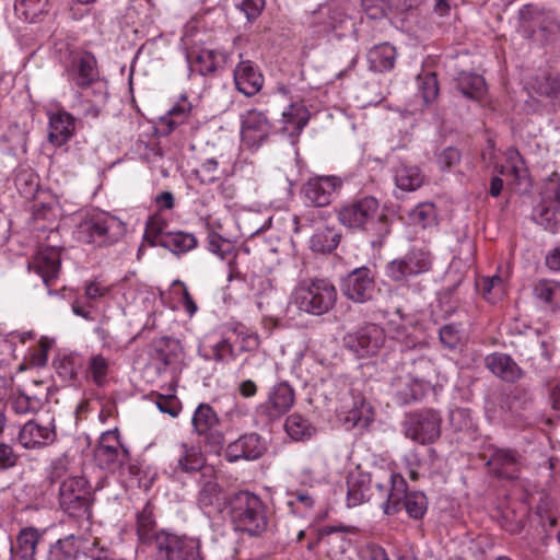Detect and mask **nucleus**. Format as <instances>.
I'll list each match as a JSON object with an SVG mask.
<instances>
[{
	"instance_id": "1",
	"label": "nucleus",
	"mask_w": 560,
	"mask_h": 560,
	"mask_svg": "<svg viewBox=\"0 0 560 560\" xmlns=\"http://www.w3.org/2000/svg\"><path fill=\"white\" fill-rule=\"evenodd\" d=\"M65 75L73 86L83 92L84 115L98 117L107 103L105 82L100 80L97 59L88 50L72 51L65 66Z\"/></svg>"
},
{
	"instance_id": "2",
	"label": "nucleus",
	"mask_w": 560,
	"mask_h": 560,
	"mask_svg": "<svg viewBox=\"0 0 560 560\" xmlns=\"http://www.w3.org/2000/svg\"><path fill=\"white\" fill-rule=\"evenodd\" d=\"M154 506L148 501L137 514V534L142 544L158 550L166 560H197L200 558V540L187 536H177L164 530L155 532Z\"/></svg>"
},
{
	"instance_id": "3",
	"label": "nucleus",
	"mask_w": 560,
	"mask_h": 560,
	"mask_svg": "<svg viewBox=\"0 0 560 560\" xmlns=\"http://www.w3.org/2000/svg\"><path fill=\"white\" fill-rule=\"evenodd\" d=\"M383 478L376 476L375 487L376 498L381 501V506L386 515H394L400 510V503L404 500V506L408 515L412 518H421L427 511V498L422 492H407V482L405 478L393 471H382Z\"/></svg>"
},
{
	"instance_id": "4",
	"label": "nucleus",
	"mask_w": 560,
	"mask_h": 560,
	"mask_svg": "<svg viewBox=\"0 0 560 560\" xmlns=\"http://www.w3.org/2000/svg\"><path fill=\"white\" fill-rule=\"evenodd\" d=\"M126 233L125 223L107 213L91 211L82 215L73 231L74 238L83 244L106 246L117 243Z\"/></svg>"
},
{
	"instance_id": "5",
	"label": "nucleus",
	"mask_w": 560,
	"mask_h": 560,
	"mask_svg": "<svg viewBox=\"0 0 560 560\" xmlns=\"http://www.w3.org/2000/svg\"><path fill=\"white\" fill-rule=\"evenodd\" d=\"M229 515L235 528L249 535H259L267 527L266 505L248 491L235 493L229 502Z\"/></svg>"
},
{
	"instance_id": "6",
	"label": "nucleus",
	"mask_w": 560,
	"mask_h": 560,
	"mask_svg": "<svg viewBox=\"0 0 560 560\" xmlns=\"http://www.w3.org/2000/svg\"><path fill=\"white\" fill-rule=\"evenodd\" d=\"M293 304L302 312L323 315L329 312L337 301L335 285L326 279L303 281L292 293Z\"/></svg>"
},
{
	"instance_id": "7",
	"label": "nucleus",
	"mask_w": 560,
	"mask_h": 560,
	"mask_svg": "<svg viewBox=\"0 0 560 560\" xmlns=\"http://www.w3.org/2000/svg\"><path fill=\"white\" fill-rule=\"evenodd\" d=\"M60 509L71 517L90 516L92 492L88 480L81 476L65 478L58 492Z\"/></svg>"
},
{
	"instance_id": "8",
	"label": "nucleus",
	"mask_w": 560,
	"mask_h": 560,
	"mask_svg": "<svg viewBox=\"0 0 560 560\" xmlns=\"http://www.w3.org/2000/svg\"><path fill=\"white\" fill-rule=\"evenodd\" d=\"M338 219L346 228L368 231L385 220L386 215L381 212L376 198L365 196L343 205L338 211Z\"/></svg>"
},
{
	"instance_id": "9",
	"label": "nucleus",
	"mask_w": 560,
	"mask_h": 560,
	"mask_svg": "<svg viewBox=\"0 0 560 560\" xmlns=\"http://www.w3.org/2000/svg\"><path fill=\"white\" fill-rule=\"evenodd\" d=\"M342 532H352V528L329 527L317 539L312 537L314 530L307 533L303 528H299L295 532V540L300 542L304 537H307V549L312 550L316 547L319 553L324 555L329 560H340L347 549L351 547L350 540L341 535Z\"/></svg>"
},
{
	"instance_id": "10",
	"label": "nucleus",
	"mask_w": 560,
	"mask_h": 560,
	"mask_svg": "<svg viewBox=\"0 0 560 560\" xmlns=\"http://www.w3.org/2000/svg\"><path fill=\"white\" fill-rule=\"evenodd\" d=\"M518 20V31L528 38L537 35L546 38L548 35L558 32L560 27L551 11L532 4H526L520 9Z\"/></svg>"
},
{
	"instance_id": "11",
	"label": "nucleus",
	"mask_w": 560,
	"mask_h": 560,
	"mask_svg": "<svg viewBox=\"0 0 560 560\" xmlns=\"http://www.w3.org/2000/svg\"><path fill=\"white\" fill-rule=\"evenodd\" d=\"M386 340L385 331L375 324H366L343 337L345 347L359 358L378 353Z\"/></svg>"
},
{
	"instance_id": "12",
	"label": "nucleus",
	"mask_w": 560,
	"mask_h": 560,
	"mask_svg": "<svg viewBox=\"0 0 560 560\" xmlns=\"http://www.w3.org/2000/svg\"><path fill=\"white\" fill-rule=\"evenodd\" d=\"M405 435L419 443H434L441 434V418L432 411L425 410L409 415L404 422Z\"/></svg>"
},
{
	"instance_id": "13",
	"label": "nucleus",
	"mask_w": 560,
	"mask_h": 560,
	"mask_svg": "<svg viewBox=\"0 0 560 560\" xmlns=\"http://www.w3.org/2000/svg\"><path fill=\"white\" fill-rule=\"evenodd\" d=\"M432 267L431 253L424 248H411L404 257L392 260L386 267L387 276L394 281L428 272Z\"/></svg>"
},
{
	"instance_id": "14",
	"label": "nucleus",
	"mask_w": 560,
	"mask_h": 560,
	"mask_svg": "<svg viewBox=\"0 0 560 560\" xmlns=\"http://www.w3.org/2000/svg\"><path fill=\"white\" fill-rule=\"evenodd\" d=\"M171 467L174 472L187 475L200 472L201 476H210L213 472V467L206 464L201 447L188 442H180L174 446Z\"/></svg>"
},
{
	"instance_id": "15",
	"label": "nucleus",
	"mask_w": 560,
	"mask_h": 560,
	"mask_svg": "<svg viewBox=\"0 0 560 560\" xmlns=\"http://www.w3.org/2000/svg\"><path fill=\"white\" fill-rule=\"evenodd\" d=\"M294 401L293 387L282 381L270 387L267 398L256 407V412L268 421H275L289 412Z\"/></svg>"
},
{
	"instance_id": "16",
	"label": "nucleus",
	"mask_w": 560,
	"mask_h": 560,
	"mask_svg": "<svg viewBox=\"0 0 560 560\" xmlns=\"http://www.w3.org/2000/svg\"><path fill=\"white\" fill-rule=\"evenodd\" d=\"M186 59L191 71L208 75L224 66L228 55L225 51L212 48L206 43L196 42L187 48Z\"/></svg>"
},
{
	"instance_id": "17",
	"label": "nucleus",
	"mask_w": 560,
	"mask_h": 560,
	"mask_svg": "<svg viewBox=\"0 0 560 560\" xmlns=\"http://www.w3.org/2000/svg\"><path fill=\"white\" fill-rule=\"evenodd\" d=\"M428 387L413 365H404L392 381L390 390L398 404L406 405L420 399Z\"/></svg>"
},
{
	"instance_id": "18",
	"label": "nucleus",
	"mask_w": 560,
	"mask_h": 560,
	"mask_svg": "<svg viewBox=\"0 0 560 560\" xmlns=\"http://www.w3.org/2000/svg\"><path fill=\"white\" fill-rule=\"evenodd\" d=\"M533 215L546 230L556 232L560 228V183L551 180L545 186Z\"/></svg>"
},
{
	"instance_id": "19",
	"label": "nucleus",
	"mask_w": 560,
	"mask_h": 560,
	"mask_svg": "<svg viewBox=\"0 0 560 560\" xmlns=\"http://www.w3.org/2000/svg\"><path fill=\"white\" fill-rule=\"evenodd\" d=\"M272 135L267 115L256 108L247 110L241 119V137L249 149H258Z\"/></svg>"
},
{
	"instance_id": "20",
	"label": "nucleus",
	"mask_w": 560,
	"mask_h": 560,
	"mask_svg": "<svg viewBox=\"0 0 560 560\" xmlns=\"http://www.w3.org/2000/svg\"><path fill=\"white\" fill-rule=\"evenodd\" d=\"M498 175L493 176L490 180L489 194L492 197H499L503 189L504 176L506 179L516 183L527 174L525 162L515 148H509L504 152V163L495 165Z\"/></svg>"
},
{
	"instance_id": "21",
	"label": "nucleus",
	"mask_w": 560,
	"mask_h": 560,
	"mask_svg": "<svg viewBox=\"0 0 560 560\" xmlns=\"http://www.w3.org/2000/svg\"><path fill=\"white\" fill-rule=\"evenodd\" d=\"M341 187L342 180L337 176H317L304 184L302 194L306 202L315 207H326L330 205Z\"/></svg>"
},
{
	"instance_id": "22",
	"label": "nucleus",
	"mask_w": 560,
	"mask_h": 560,
	"mask_svg": "<svg viewBox=\"0 0 560 560\" xmlns=\"http://www.w3.org/2000/svg\"><path fill=\"white\" fill-rule=\"evenodd\" d=\"M343 294L357 303L370 301L375 292V281L372 271L366 267L357 268L342 281Z\"/></svg>"
},
{
	"instance_id": "23",
	"label": "nucleus",
	"mask_w": 560,
	"mask_h": 560,
	"mask_svg": "<svg viewBox=\"0 0 560 560\" xmlns=\"http://www.w3.org/2000/svg\"><path fill=\"white\" fill-rule=\"evenodd\" d=\"M57 432L55 420L47 421L30 420L19 433L20 444L25 448H40L52 444L56 441Z\"/></svg>"
},
{
	"instance_id": "24",
	"label": "nucleus",
	"mask_w": 560,
	"mask_h": 560,
	"mask_svg": "<svg viewBox=\"0 0 560 560\" xmlns=\"http://www.w3.org/2000/svg\"><path fill=\"white\" fill-rule=\"evenodd\" d=\"M60 250L57 246L42 245L30 264V267L42 277L48 288L52 285L60 270Z\"/></svg>"
},
{
	"instance_id": "25",
	"label": "nucleus",
	"mask_w": 560,
	"mask_h": 560,
	"mask_svg": "<svg viewBox=\"0 0 560 560\" xmlns=\"http://www.w3.org/2000/svg\"><path fill=\"white\" fill-rule=\"evenodd\" d=\"M200 490L198 492V505L205 514L211 516L213 513L222 512L225 505V498L221 487L217 482L215 471L210 476H200Z\"/></svg>"
},
{
	"instance_id": "26",
	"label": "nucleus",
	"mask_w": 560,
	"mask_h": 560,
	"mask_svg": "<svg viewBox=\"0 0 560 560\" xmlns=\"http://www.w3.org/2000/svg\"><path fill=\"white\" fill-rule=\"evenodd\" d=\"M266 452V443L257 433L240 436L226 447L225 456L229 462L238 459L253 460L259 458Z\"/></svg>"
},
{
	"instance_id": "27",
	"label": "nucleus",
	"mask_w": 560,
	"mask_h": 560,
	"mask_svg": "<svg viewBox=\"0 0 560 560\" xmlns=\"http://www.w3.org/2000/svg\"><path fill=\"white\" fill-rule=\"evenodd\" d=\"M219 424L220 419L215 410L209 404H199L191 418L194 432L206 440L212 439L214 442L221 443L222 435L215 434Z\"/></svg>"
},
{
	"instance_id": "28",
	"label": "nucleus",
	"mask_w": 560,
	"mask_h": 560,
	"mask_svg": "<svg viewBox=\"0 0 560 560\" xmlns=\"http://www.w3.org/2000/svg\"><path fill=\"white\" fill-rule=\"evenodd\" d=\"M236 89L246 96L257 94L264 85V75L250 60H242L234 69Z\"/></svg>"
},
{
	"instance_id": "29",
	"label": "nucleus",
	"mask_w": 560,
	"mask_h": 560,
	"mask_svg": "<svg viewBox=\"0 0 560 560\" xmlns=\"http://www.w3.org/2000/svg\"><path fill=\"white\" fill-rule=\"evenodd\" d=\"M488 465L498 477L504 479H515L521 471V456L514 450L495 448Z\"/></svg>"
},
{
	"instance_id": "30",
	"label": "nucleus",
	"mask_w": 560,
	"mask_h": 560,
	"mask_svg": "<svg viewBox=\"0 0 560 560\" xmlns=\"http://www.w3.org/2000/svg\"><path fill=\"white\" fill-rule=\"evenodd\" d=\"M382 471L385 470L378 469L371 476L365 474H351L348 477L347 505L349 508L358 506L370 499L368 494L370 490V485L372 483L373 487L376 489V476H381L380 478H383Z\"/></svg>"
},
{
	"instance_id": "31",
	"label": "nucleus",
	"mask_w": 560,
	"mask_h": 560,
	"mask_svg": "<svg viewBox=\"0 0 560 560\" xmlns=\"http://www.w3.org/2000/svg\"><path fill=\"white\" fill-rule=\"evenodd\" d=\"M75 129L74 117L66 110H57L49 116V141L61 147L73 136Z\"/></svg>"
},
{
	"instance_id": "32",
	"label": "nucleus",
	"mask_w": 560,
	"mask_h": 560,
	"mask_svg": "<svg viewBox=\"0 0 560 560\" xmlns=\"http://www.w3.org/2000/svg\"><path fill=\"white\" fill-rule=\"evenodd\" d=\"M310 120V110L301 103H292L283 110L281 131L291 138H298Z\"/></svg>"
},
{
	"instance_id": "33",
	"label": "nucleus",
	"mask_w": 560,
	"mask_h": 560,
	"mask_svg": "<svg viewBox=\"0 0 560 560\" xmlns=\"http://www.w3.org/2000/svg\"><path fill=\"white\" fill-rule=\"evenodd\" d=\"M485 365L495 376L505 382H516L522 377V370L508 354L494 352L486 357Z\"/></svg>"
},
{
	"instance_id": "34",
	"label": "nucleus",
	"mask_w": 560,
	"mask_h": 560,
	"mask_svg": "<svg viewBox=\"0 0 560 560\" xmlns=\"http://www.w3.org/2000/svg\"><path fill=\"white\" fill-rule=\"evenodd\" d=\"M533 294L546 311L560 313V281L539 279L533 285Z\"/></svg>"
},
{
	"instance_id": "35",
	"label": "nucleus",
	"mask_w": 560,
	"mask_h": 560,
	"mask_svg": "<svg viewBox=\"0 0 560 560\" xmlns=\"http://www.w3.org/2000/svg\"><path fill=\"white\" fill-rule=\"evenodd\" d=\"M456 86L466 97L477 101L482 106H490L483 77L471 72H460L456 78Z\"/></svg>"
},
{
	"instance_id": "36",
	"label": "nucleus",
	"mask_w": 560,
	"mask_h": 560,
	"mask_svg": "<svg viewBox=\"0 0 560 560\" xmlns=\"http://www.w3.org/2000/svg\"><path fill=\"white\" fill-rule=\"evenodd\" d=\"M200 355L208 361L230 362L237 357L232 336L225 335L212 343H203L199 348Z\"/></svg>"
},
{
	"instance_id": "37",
	"label": "nucleus",
	"mask_w": 560,
	"mask_h": 560,
	"mask_svg": "<svg viewBox=\"0 0 560 560\" xmlns=\"http://www.w3.org/2000/svg\"><path fill=\"white\" fill-rule=\"evenodd\" d=\"M397 59V50L388 43L375 45L368 51L369 69L383 73L394 69Z\"/></svg>"
},
{
	"instance_id": "38",
	"label": "nucleus",
	"mask_w": 560,
	"mask_h": 560,
	"mask_svg": "<svg viewBox=\"0 0 560 560\" xmlns=\"http://www.w3.org/2000/svg\"><path fill=\"white\" fill-rule=\"evenodd\" d=\"M43 533L34 527L23 528L16 537V544L12 547L14 558L16 560H34Z\"/></svg>"
},
{
	"instance_id": "39",
	"label": "nucleus",
	"mask_w": 560,
	"mask_h": 560,
	"mask_svg": "<svg viewBox=\"0 0 560 560\" xmlns=\"http://www.w3.org/2000/svg\"><path fill=\"white\" fill-rule=\"evenodd\" d=\"M94 456L100 467L110 471L124 469L130 460V454L126 447H96Z\"/></svg>"
},
{
	"instance_id": "40",
	"label": "nucleus",
	"mask_w": 560,
	"mask_h": 560,
	"mask_svg": "<svg viewBox=\"0 0 560 560\" xmlns=\"http://www.w3.org/2000/svg\"><path fill=\"white\" fill-rule=\"evenodd\" d=\"M192 104L188 101L186 95H180L177 102L171 109L161 118V126L165 128V132L170 133L178 126L185 124L191 113Z\"/></svg>"
},
{
	"instance_id": "41",
	"label": "nucleus",
	"mask_w": 560,
	"mask_h": 560,
	"mask_svg": "<svg viewBox=\"0 0 560 560\" xmlns=\"http://www.w3.org/2000/svg\"><path fill=\"white\" fill-rule=\"evenodd\" d=\"M14 10L19 18L35 23L48 15L51 3L50 0H15Z\"/></svg>"
},
{
	"instance_id": "42",
	"label": "nucleus",
	"mask_w": 560,
	"mask_h": 560,
	"mask_svg": "<svg viewBox=\"0 0 560 560\" xmlns=\"http://www.w3.org/2000/svg\"><path fill=\"white\" fill-rule=\"evenodd\" d=\"M110 361L103 354H92L85 369V377L97 387H105L109 382Z\"/></svg>"
},
{
	"instance_id": "43",
	"label": "nucleus",
	"mask_w": 560,
	"mask_h": 560,
	"mask_svg": "<svg viewBox=\"0 0 560 560\" xmlns=\"http://www.w3.org/2000/svg\"><path fill=\"white\" fill-rule=\"evenodd\" d=\"M482 298L489 303L499 302L506 291V279L499 275L479 278L476 282Z\"/></svg>"
},
{
	"instance_id": "44",
	"label": "nucleus",
	"mask_w": 560,
	"mask_h": 560,
	"mask_svg": "<svg viewBox=\"0 0 560 560\" xmlns=\"http://www.w3.org/2000/svg\"><path fill=\"white\" fill-rule=\"evenodd\" d=\"M419 2L420 0H362V7L371 19H378L384 16L390 7L409 10Z\"/></svg>"
},
{
	"instance_id": "45",
	"label": "nucleus",
	"mask_w": 560,
	"mask_h": 560,
	"mask_svg": "<svg viewBox=\"0 0 560 560\" xmlns=\"http://www.w3.org/2000/svg\"><path fill=\"white\" fill-rule=\"evenodd\" d=\"M327 465L322 456H316L305 465L300 474V482L303 486L314 487L326 481Z\"/></svg>"
},
{
	"instance_id": "46",
	"label": "nucleus",
	"mask_w": 560,
	"mask_h": 560,
	"mask_svg": "<svg viewBox=\"0 0 560 560\" xmlns=\"http://www.w3.org/2000/svg\"><path fill=\"white\" fill-rule=\"evenodd\" d=\"M161 246L174 254H184L197 246V238L191 233L182 231L168 232L163 236Z\"/></svg>"
},
{
	"instance_id": "47",
	"label": "nucleus",
	"mask_w": 560,
	"mask_h": 560,
	"mask_svg": "<svg viewBox=\"0 0 560 560\" xmlns=\"http://www.w3.org/2000/svg\"><path fill=\"white\" fill-rule=\"evenodd\" d=\"M395 183L405 191H413L423 183V176L417 166L401 164L395 171Z\"/></svg>"
},
{
	"instance_id": "48",
	"label": "nucleus",
	"mask_w": 560,
	"mask_h": 560,
	"mask_svg": "<svg viewBox=\"0 0 560 560\" xmlns=\"http://www.w3.org/2000/svg\"><path fill=\"white\" fill-rule=\"evenodd\" d=\"M284 430L294 441L310 439L315 433L313 424L300 413H292L287 418Z\"/></svg>"
},
{
	"instance_id": "49",
	"label": "nucleus",
	"mask_w": 560,
	"mask_h": 560,
	"mask_svg": "<svg viewBox=\"0 0 560 560\" xmlns=\"http://www.w3.org/2000/svg\"><path fill=\"white\" fill-rule=\"evenodd\" d=\"M81 540L74 535L59 539L50 547L49 555L51 560H71L78 559L80 556Z\"/></svg>"
},
{
	"instance_id": "50",
	"label": "nucleus",
	"mask_w": 560,
	"mask_h": 560,
	"mask_svg": "<svg viewBox=\"0 0 560 560\" xmlns=\"http://www.w3.org/2000/svg\"><path fill=\"white\" fill-rule=\"evenodd\" d=\"M288 506L294 515L303 516L315 505L314 495L307 490H293L288 492Z\"/></svg>"
},
{
	"instance_id": "51",
	"label": "nucleus",
	"mask_w": 560,
	"mask_h": 560,
	"mask_svg": "<svg viewBox=\"0 0 560 560\" xmlns=\"http://www.w3.org/2000/svg\"><path fill=\"white\" fill-rule=\"evenodd\" d=\"M14 185L22 197L33 198L39 186L38 176L31 168H20L14 176Z\"/></svg>"
},
{
	"instance_id": "52",
	"label": "nucleus",
	"mask_w": 560,
	"mask_h": 560,
	"mask_svg": "<svg viewBox=\"0 0 560 560\" xmlns=\"http://www.w3.org/2000/svg\"><path fill=\"white\" fill-rule=\"evenodd\" d=\"M233 339V345H237V355L241 352H249L258 348L259 338L257 334L249 330L244 326H236L230 334Z\"/></svg>"
},
{
	"instance_id": "53",
	"label": "nucleus",
	"mask_w": 560,
	"mask_h": 560,
	"mask_svg": "<svg viewBox=\"0 0 560 560\" xmlns=\"http://www.w3.org/2000/svg\"><path fill=\"white\" fill-rule=\"evenodd\" d=\"M418 93L425 106L431 105L439 95V83L435 73L425 72L417 77Z\"/></svg>"
},
{
	"instance_id": "54",
	"label": "nucleus",
	"mask_w": 560,
	"mask_h": 560,
	"mask_svg": "<svg viewBox=\"0 0 560 560\" xmlns=\"http://www.w3.org/2000/svg\"><path fill=\"white\" fill-rule=\"evenodd\" d=\"M83 365L81 355L70 353L61 357L56 363L57 374L65 381H73L77 378L79 370Z\"/></svg>"
},
{
	"instance_id": "55",
	"label": "nucleus",
	"mask_w": 560,
	"mask_h": 560,
	"mask_svg": "<svg viewBox=\"0 0 560 560\" xmlns=\"http://www.w3.org/2000/svg\"><path fill=\"white\" fill-rule=\"evenodd\" d=\"M126 281L118 284H105L103 281L94 279L85 283L84 293L86 299L91 301H98L104 298L112 296L115 291L124 289Z\"/></svg>"
},
{
	"instance_id": "56",
	"label": "nucleus",
	"mask_w": 560,
	"mask_h": 560,
	"mask_svg": "<svg viewBox=\"0 0 560 560\" xmlns=\"http://www.w3.org/2000/svg\"><path fill=\"white\" fill-rule=\"evenodd\" d=\"M166 226L167 222L160 213L153 214L145 224L144 240L152 246L161 245L163 236L167 233Z\"/></svg>"
},
{
	"instance_id": "57",
	"label": "nucleus",
	"mask_w": 560,
	"mask_h": 560,
	"mask_svg": "<svg viewBox=\"0 0 560 560\" xmlns=\"http://www.w3.org/2000/svg\"><path fill=\"white\" fill-rule=\"evenodd\" d=\"M339 243V235L330 229L316 232L311 238V247L315 252L330 253Z\"/></svg>"
},
{
	"instance_id": "58",
	"label": "nucleus",
	"mask_w": 560,
	"mask_h": 560,
	"mask_svg": "<svg viewBox=\"0 0 560 560\" xmlns=\"http://www.w3.org/2000/svg\"><path fill=\"white\" fill-rule=\"evenodd\" d=\"M409 218L412 223L427 228L436 222V209L433 203L423 202L410 211Z\"/></svg>"
},
{
	"instance_id": "59",
	"label": "nucleus",
	"mask_w": 560,
	"mask_h": 560,
	"mask_svg": "<svg viewBox=\"0 0 560 560\" xmlns=\"http://www.w3.org/2000/svg\"><path fill=\"white\" fill-rule=\"evenodd\" d=\"M54 340L48 337H42L37 345L27 352V360L33 366H44L48 360V352L52 348Z\"/></svg>"
},
{
	"instance_id": "60",
	"label": "nucleus",
	"mask_w": 560,
	"mask_h": 560,
	"mask_svg": "<svg viewBox=\"0 0 560 560\" xmlns=\"http://www.w3.org/2000/svg\"><path fill=\"white\" fill-rule=\"evenodd\" d=\"M371 419L370 406L363 400L355 401L352 409L345 416L346 422H351L353 425H366Z\"/></svg>"
},
{
	"instance_id": "61",
	"label": "nucleus",
	"mask_w": 560,
	"mask_h": 560,
	"mask_svg": "<svg viewBox=\"0 0 560 560\" xmlns=\"http://www.w3.org/2000/svg\"><path fill=\"white\" fill-rule=\"evenodd\" d=\"M219 163L215 159L206 160L198 168L195 170L196 177L201 184H211L220 178Z\"/></svg>"
},
{
	"instance_id": "62",
	"label": "nucleus",
	"mask_w": 560,
	"mask_h": 560,
	"mask_svg": "<svg viewBox=\"0 0 560 560\" xmlns=\"http://www.w3.org/2000/svg\"><path fill=\"white\" fill-rule=\"evenodd\" d=\"M208 248L221 259H225L233 250L231 242L212 230L208 234Z\"/></svg>"
},
{
	"instance_id": "63",
	"label": "nucleus",
	"mask_w": 560,
	"mask_h": 560,
	"mask_svg": "<svg viewBox=\"0 0 560 560\" xmlns=\"http://www.w3.org/2000/svg\"><path fill=\"white\" fill-rule=\"evenodd\" d=\"M177 342L171 339L160 340L155 347V359L165 366L173 364L176 360L174 348H177Z\"/></svg>"
},
{
	"instance_id": "64",
	"label": "nucleus",
	"mask_w": 560,
	"mask_h": 560,
	"mask_svg": "<svg viewBox=\"0 0 560 560\" xmlns=\"http://www.w3.org/2000/svg\"><path fill=\"white\" fill-rule=\"evenodd\" d=\"M265 5V0H238L236 4L249 22L255 21L261 14Z\"/></svg>"
}]
</instances>
